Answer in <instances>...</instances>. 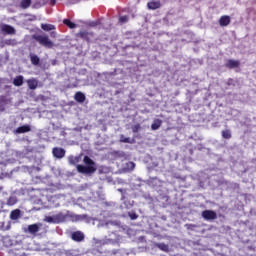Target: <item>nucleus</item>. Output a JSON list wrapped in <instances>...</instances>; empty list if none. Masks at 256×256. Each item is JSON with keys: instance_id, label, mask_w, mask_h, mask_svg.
I'll return each mask as SVG.
<instances>
[{"instance_id": "obj_1", "label": "nucleus", "mask_w": 256, "mask_h": 256, "mask_svg": "<svg viewBox=\"0 0 256 256\" xmlns=\"http://www.w3.org/2000/svg\"><path fill=\"white\" fill-rule=\"evenodd\" d=\"M83 163L86 166L81 164H78L76 166L78 173H82L83 175H93V173L97 171V164L95 163V161H93V159H91V157L84 156Z\"/></svg>"}, {"instance_id": "obj_2", "label": "nucleus", "mask_w": 256, "mask_h": 256, "mask_svg": "<svg viewBox=\"0 0 256 256\" xmlns=\"http://www.w3.org/2000/svg\"><path fill=\"white\" fill-rule=\"evenodd\" d=\"M33 39L42 45V47H46V49H53L55 47V44L47 35H33Z\"/></svg>"}, {"instance_id": "obj_3", "label": "nucleus", "mask_w": 256, "mask_h": 256, "mask_svg": "<svg viewBox=\"0 0 256 256\" xmlns=\"http://www.w3.org/2000/svg\"><path fill=\"white\" fill-rule=\"evenodd\" d=\"M44 221H46V223H54L56 225H59V223H65V221H67V214L60 212L53 216H46L44 218Z\"/></svg>"}, {"instance_id": "obj_4", "label": "nucleus", "mask_w": 256, "mask_h": 256, "mask_svg": "<svg viewBox=\"0 0 256 256\" xmlns=\"http://www.w3.org/2000/svg\"><path fill=\"white\" fill-rule=\"evenodd\" d=\"M202 217L205 221H215L217 219V212L214 210H204L202 211Z\"/></svg>"}, {"instance_id": "obj_5", "label": "nucleus", "mask_w": 256, "mask_h": 256, "mask_svg": "<svg viewBox=\"0 0 256 256\" xmlns=\"http://www.w3.org/2000/svg\"><path fill=\"white\" fill-rule=\"evenodd\" d=\"M71 239L76 243H81L82 241H85V234L81 231H75L71 234Z\"/></svg>"}, {"instance_id": "obj_6", "label": "nucleus", "mask_w": 256, "mask_h": 256, "mask_svg": "<svg viewBox=\"0 0 256 256\" xmlns=\"http://www.w3.org/2000/svg\"><path fill=\"white\" fill-rule=\"evenodd\" d=\"M52 153L56 159H63V157H65L66 152L63 148L55 147L53 148Z\"/></svg>"}, {"instance_id": "obj_7", "label": "nucleus", "mask_w": 256, "mask_h": 256, "mask_svg": "<svg viewBox=\"0 0 256 256\" xmlns=\"http://www.w3.org/2000/svg\"><path fill=\"white\" fill-rule=\"evenodd\" d=\"M239 65H241V62H239V60L229 59L227 60L225 67L226 69H237Z\"/></svg>"}, {"instance_id": "obj_8", "label": "nucleus", "mask_w": 256, "mask_h": 256, "mask_svg": "<svg viewBox=\"0 0 256 256\" xmlns=\"http://www.w3.org/2000/svg\"><path fill=\"white\" fill-rule=\"evenodd\" d=\"M77 37H80V39H83L89 43V41H91V37H93V32L80 31L77 34Z\"/></svg>"}, {"instance_id": "obj_9", "label": "nucleus", "mask_w": 256, "mask_h": 256, "mask_svg": "<svg viewBox=\"0 0 256 256\" xmlns=\"http://www.w3.org/2000/svg\"><path fill=\"white\" fill-rule=\"evenodd\" d=\"M218 23L220 27H227L231 23V17L227 15L221 16Z\"/></svg>"}, {"instance_id": "obj_10", "label": "nucleus", "mask_w": 256, "mask_h": 256, "mask_svg": "<svg viewBox=\"0 0 256 256\" xmlns=\"http://www.w3.org/2000/svg\"><path fill=\"white\" fill-rule=\"evenodd\" d=\"M26 83H27L29 89H31L32 91H35V89H37V87H39V81H37V79H35V78L26 80Z\"/></svg>"}, {"instance_id": "obj_11", "label": "nucleus", "mask_w": 256, "mask_h": 256, "mask_svg": "<svg viewBox=\"0 0 256 256\" xmlns=\"http://www.w3.org/2000/svg\"><path fill=\"white\" fill-rule=\"evenodd\" d=\"M41 224H31L28 225L27 231L30 233V235H35L36 233H39V229Z\"/></svg>"}, {"instance_id": "obj_12", "label": "nucleus", "mask_w": 256, "mask_h": 256, "mask_svg": "<svg viewBox=\"0 0 256 256\" xmlns=\"http://www.w3.org/2000/svg\"><path fill=\"white\" fill-rule=\"evenodd\" d=\"M2 31H3V33H6L7 35H14L15 28L11 25L4 24L2 26Z\"/></svg>"}, {"instance_id": "obj_13", "label": "nucleus", "mask_w": 256, "mask_h": 256, "mask_svg": "<svg viewBox=\"0 0 256 256\" xmlns=\"http://www.w3.org/2000/svg\"><path fill=\"white\" fill-rule=\"evenodd\" d=\"M74 99L77 101V103H85V99H87V97L83 94V92L78 91L75 93Z\"/></svg>"}, {"instance_id": "obj_14", "label": "nucleus", "mask_w": 256, "mask_h": 256, "mask_svg": "<svg viewBox=\"0 0 256 256\" xmlns=\"http://www.w3.org/2000/svg\"><path fill=\"white\" fill-rule=\"evenodd\" d=\"M148 9L155 10L161 8V2L160 1H150L147 3Z\"/></svg>"}, {"instance_id": "obj_15", "label": "nucleus", "mask_w": 256, "mask_h": 256, "mask_svg": "<svg viewBox=\"0 0 256 256\" xmlns=\"http://www.w3.org/2000/svg\"><path fill=\"white\" fill-rule=\"evenodd\" d=\"M19 217H21V210L15 209V210L11 211L10 219H12V221H17V219H19Z\"/></svg>"}, {"instance_id": "obj_16", "label": "nucleus", "mask_w": 256, "mask_h": 256, "mask_svg": "<svg viewBox=\"0 0 256 256\" xmlns=\"http://www.w3.org/2000/svg\"><path fill=\"white\" fill-rule=\"evenodd\" d=\"M163 125V121L160 119H155L153 123L151 124L152 131H157Z\"/></svg>"}, {"instance_id": "obj_17", "label": "nucleus", "mask_w": 256, "mask_h": 256, "mask_svg": "<svg viewBox=\"0 0 256 256\" xmlns=\"http://www.w3.org/2000/svg\"><path fill=\"white\" fill-rule=\"evenodd\" d=\"M29 131H31V126H29V125H23L16 129V133H18V134L29 133Z\"/></svg>"}, {"instance_id": "obj_18", "label": "nucleus", "mask_w": 256, "mask_h": 256, "mask_svg": "<svg viewBox=\"0 0 256 256\" xmlns=\"http://www.w3.org/2000/svg\"><path fill=\"white\" fill-rule=\"evenodd\" d=\"M23 79L22 75L16 76L13 80V85H15V87H21V85H23Z\"/></svg>"}, {"instance_id": "obj_19", "label": "nucleus", "mask_w": 256, "mask_h": 256, "mask_svg": "<svg viewBox=\"0 0 256 256\" xmlns=\"http://www.w3.org/2000/svg\"><path fill=\"white\" fill-rule=\"evenodd\" d=\"M31 0H21L20 2V9H29V7H31Z\"/></svg>"}, {"instance_id": "obj_20", "label": "nucleus", "mask_w": 256, "mask_h": 256, "mask_svg": "<svg viewBox=\"0 0 256 256\" xmlns=\"http://www.w3.org/2000/svg\"><path fill=\"white\" fill-rule=\"evenodd\" d=\"M30 61H31L32 65H39L41 59H39V56H37L35 54H30Z\"/></svg>"}, {"instance_id": "obj_21", "label": "nucleus", "mask_w": 256, "mask_h": 256, "mask_svg": "<svg viewBox=\"0 0 256 256\" xmlns=\"http://www.w3.org/2000/svg\"><path fill=\"white\" fill-rule=\"evenodd\" d=\"M43 31H55V25L53 24H41Z\"/></svg>"}, {"instance_id": "obj_22", "label": "nucleus", "mask_w": 256, "mask_h": 256, "mask_svg": "<svg viewBox=\"0 0 256 256\" xmlns=\"http://www.w3.org/2000/svg\"><path fill=\"white\" fill-rule=\"evenodd\" d=\"M221 134L223 139H231L233 137V135L231 134V130L229 129L222 130Z\"/></svg>"}, {"instance_id": "obj_23", "label": "nucleus", "mask_w": 256, "mask_h": 256, "mask_svg": "<svg viewBox=\"0 0 256 256\" xmlns=\"http://www.w3.org/2000/svg\"><path fill=\"white\" fill-rule=\"evenodd\" d=\"M63 23L66 25V27H69V29H75V27H77V24L71 22L69 19H64Z\"/></svg>"}, {"instance_id": "obj_24", "label": "nucleus", "mask_w": 256, "mask_h": 256, "mask_svg": "<svg viewBox=\"0 0 256 256\" xmlns=\"http://www.w3.org/2000/svg\"><path fill=\"white\" fill-rule=\"evenodd\" d=\"M79 161H81V157H79V156H72L69 158L70 165H77V163H79Z\"/></svg>"}, {"instance_id": "obj_25", "label": "nucleus", "mask_w": 256, "mask_h": 256, "mask_svg": "<svg viewBox=\"0 0 256 256\" xmlns=\"http://www.w3.org/2000/svg\"><path fill=\"white\" fill-rule=\"evenodd\" d=\"M158 249L161 251H165L166 253L169 251V246L165 243L157 244Z\"/></svg>"}, {"instance_id": "obj_26", "label": "nucleus", "mask_w": 256, "mask_h": 256, "mask_svg": "<svg viewBox=\"0 0 256 256\" xmlns=\"http://www.w3.org/2000/svg\"><path fill=\"white\" fill-rule=\"evenodd\" d=\"M128 216L130 217V219L132 220V221H135V220H137V219H139V215H137V213L136 212H128Z\"/></svg>"}, {"instance_id": "obj_27", "label": "nucleus", "mask_w": 256, "mask_h": 256, "mask_svg": "<svg viewBox=\"0 0 256 256\" xmlns=\"http://www.w3.org/2000/svg\"><path fill=\"white\" fill-rule=\"evenodd\" d=\"M120 142H121V143H131V139L125 137V135H121V136H120Z\"/></svg>"}, {"instance_id": "obj_28", "label": "nucleus", "mask_w": 256, "mask_h": 256, "mask_svg": "<svg viewBox=\"0 0 256 256\" xmlns=\"http://www.w3.org/2000/svg\"><path fill=\"white\" fill-rule=\"evenodd\" d=\"M17 203V199L15 197H10L7 201V205L13 206Z\"/></svg>"}, {"instance_id": "obj_29", "label": "nucleus", "mask_w": 256, "mask_h": 256, "mask_svg": "<svg viewBox=\"0 0 256 256\" xmlns=\"http://www.w3.org/2000/svg\"><path fill=\"white\" fill-rule=\"evenodd\" d=\"M129 21V16H120L119 22L120 23H127Z\"/></svg>"}, {"instance_id": "obj_30", "label": "nucleus", "mask_w": 256, "mask_h": 256, "mask_svg": "<svg viewBox=\"0 0 256 256\" xmlns=\"http://www.w3.org/2000/svg\"><path fill=\"white\" fill-rule=\"evenodd\" d=\"M49 5H51V7H55V5H57V0H49Z\"/></svg>"}, {"instance_id": "obj_31", "label": "nucleus", "mask_w": 256, "mask_h": 256, "mask_svg": "<svg viewBox=\"0 0 256 256\" xmlns=\"http://www.w3.org/2000/svg\"><path fill=\"white\" fill-rule=\"evenodd\" d=\"M50 37H52V39H55L57 37V32L56 31H52L50 33Z\"/></svg>"}, {"instance_id": "obj_32", "label": "nucleus", "mask_w": 256, "mask_h": 256, "mask_svg": "<svg viewBox=\"0 0 256 256\" xmlns=\"http://www.w3.org/2000/svg\"><path fill=\"white\" fill-rule=\"evenodd\" d=\"M139 131V125L133 127V133H137Z\"/></svg>"}, {"instance_id": "obj_33", "label": "nucleus", "mask_w": 256, "mask_h": 256, "mask_svg": "<svg viewBox=\"0 0 256 256\" xmlns=\"http://www.w3.org/2000/svg\"><path fill=\"white\" fill-rule=\"evenodd\" d=\"M128 167H131V169H135V163L129 162Z\"/></svg>"}, {"instance_id": "obj_34", "label": "nucleus", "mask_w": 256, "mask_h": 256, "mask_svg": "<svg viewBox=\"0 0 256 256\" xmlns=\"http://www.w3.org/2000/svg\"><path fill=\"white\" fill-rule=\"evenodd\" d=\"M228 81H229L228 85H231V83H233V79H229Z\"/></svg>"}]
</instances>
